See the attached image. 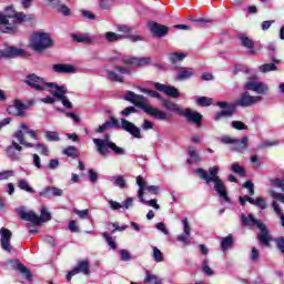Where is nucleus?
Wrapping results in <instances>:
<instances>
[{"label":"nucleus","instance_id":"obj_11","mask_svg":"<svg viewBox=\"0 0 284 284\" xmlns=\"http://www.w3.org/2000/svg\"><path fill=\"white\" fill-rule=\"evenodd\" d=\"M4 16L7 19H16L17 23H26V21H32L34 19L32 14L28 16L23 12H17L12 6L6 7Z\"/></svg>","mask_w":284,"mask_h":284},{"label":"nucleus","instance_id":"obj_5","mask_svg":"<svg viewBox=\"0 0 284 284\" xmlns=\"http://www.w3.org/2000/svg\"><path fill=\"white\" fill-rule=\"evenodd\" d=\"M18 216H20L22 221H28L33 225H41V223H48V221H52V214H50L45 207L41 209L40 216L34 213V211L27 212L24 210H20L18 212Z\"/></svg>","mask_w":284,"mask_h":284},{"label":"nucleus","instance_id":"obj_57","mask_svg":"<svg viewBox=\"0 0 284 284\" xmlns=\"http://www.w3.org/2000/svg\"><path fill=\"white\" fill-rule=\"evenodd\" d=\"M232 128H234V130H247V125L241 121H233L232 122Z\"/></svg>","mask_w":284,"mask_h":284},{"label":"nucleus","instance_id":"obj_35","mask_svg":"<svg viewBox=\"0 0 284 284\" xmlns=\"http://www.w3.org/2000/svg\"><path fill=\"white\" fill-rule=\"evenodd\" d=\"M185 57H186L185 53L173 52V53H170L169 61H170V63L175 65V63H179V61H183L185 59Z\"/></svg>","mask_w":284,"mask_h":284},{"label":"nucleus","instance_id":"obj_22","mask_svg":"<svg viewBox=\"0 0 284 284\" xmlns=\"http://www.w3.org/2000/svg\"><path fill=\"white\" fill-rule=\"evenodd\" d=\"M154 88L159 92H164L166 97H171L172 99H179V97L181 95V93L179 92V89L172 85H165V84H161L160 82H156L154 84Z\"/></svg>","mask_w":284,"mask_h":284},{"label":"nucleus","instance_id":"obj_30","mask_svg":"<svg viewBox=\"0 0 284 284\" xmlns=\"http://www.w3.org/2000/svg\"><path fill=\"white\" fill-rule=\"evenodd\" d=\"M62 153L64 156H69V159H79V156H81V152H79V149L74 145L67 146Z\"/></svg>","mask_w":284,"mask_h":284},{"label":"nucleus","instance_id":"obj_45","mask_svg":"<svg viewBox=\"0 0 284 284\" xmlns=\"http://www.w3.org/2000/svg\"><path fill=\"white\" fill-rule=\"evenodd\" d=\"M102 236L108 243L109 247H111V250H116V242H114V240L112 239V236H110V234H108V232H103Z\"/></svg>","mask_w":284,"mask_h":284},{"label":"nucleus","instance_id":"obj_33","mask_svg":"<svg viewBox=\"0 0 284 284\" xmlns=\"http://www.w3.org/2000/svg\"><path fill=\"white\" fill-rule=\"evenodd\" d=\"M232 245H234V237L232 235H227L226 237L222 239L221 241L222 252H227V250H230Z\"/></svg>","mask_w":284,"mask_h":284},{"label":"nucleus","instance_id":"obj_37","mask_svg":"<svg viewBox=\"0 0 284 284\" xmlns=\"http://www.w3.org/2000/svg\"><path fill=\"white\" fill-rule=\"evenodd\" d=\"M106 41L109 43H114V41H119L121 39H123V36L122 34H119V33H114L112 31H109L104 34Z\"/></svg>","mask_w":284,"mask_h":284},{"label":"nucleus","instance_id":"obj_10","mask_svg":"<svg viewBox=\"0 0 284 284\" xmlns=\"http://www.w3.org/2000/svg\"><path fill=\"white\" fill-rule=\"evenodd\" d=\"M136 184L139 185L138 199H140V202L150 207H154V210H161V206L156 203V199L148 201L143 197L145 194V180H143V176L139 175L136 178Z\"/></svg>","mask_w":284,"mask_h":284},{"label":"nucleus","instance_id":"obj_53","mask_svg":"<svg viewBox=\"0 0 284 284\" xmlns=\"http://www.w3.org/2000/svg\"><path fill=\"white\" fill-rule=\"evenodd\" d=\"M271 183L274 187H280L281 192L284 193V180L283 179H280V178L273 179V180H271Z\"/></svg>","mask_w":284,"mask_h":284},{"label":"nucleus","instance_id":"obj_44","mask_svg":"<svg viewBox=\"0 0 284 284\" xmlns=\"http://www.w3.org/2000/svg\"><path fill=\"white\" fill-rule=\"evenodd\" d=\"M202 272L206 274V276H214V271L210 267V262L207 260L202 262Z\"/></svg>","mask_w":284,"mask_h":284},{"label":"nucleus","instance_id":"obj_14","mask_svg":"<svg viewBox=\"0 0 284 284\" xmlns=\"http://www.w3.org/2000/svg\"><path fill=\"white\" fill-rule=\"evenodd\" d=\"M263 101V97L261 95H250V92H244L240 95V98L235 101V106L240 105L241 108H250L255 103Z\"/></svg>","mask_w":284,"mask_h":284},{"label":"nucleus","instance_id":"obj_60","mask_svg":"<svg viewBox=\"0 0 284 284\" xmlns=\"http://www.w3.org/2000/svg\"><path fill=\"white\" fill-rule=\"evenodd\" d=\"M58 12H61V14H64V17H70V8L65 4H60V7L57 9Z\"/></svg>","mask_w":284,"mask_h":284},{"label":"nucleus","instance_id":"obj_62","mask_svg":"<svg viewBox=\"0 0 284 284\" xmlns=\"http://www.w3.org/2000/svg\"><path fill=\"white\" fill-rule=\"evenodd\" d=\"M74 214L79 215L80 219H88L90 211L88 210H74Z\"/></svg>","mask_w":284,"mask_h":284},{"label":"nucleus","instance_id":"obj_59","mask_svg":"<svg viewBox=\"0 0 284 284\" xmlns=\"http://www.w3.org/2000/svg\"><path fill=\"white\" fill-rule=\"evenodd\" d=\"M111 128L110 121L104 122L102 125H100L98 129H95L97 134H103L105 130Z\"/></svg>","mask_w":284,"mask_h":284},{"label":"nucleus","instance_id":"obj_9","mask_svg":"<svg viewBox=\"0 0 284 284\" xmlns=\"http://www.w3.org/2000/svg\"><path fill=\"white\" fill-rule=\"evenodd\" d=\"M111 128H116L118 130L122 128L124 132H128L133 136L134 139H141V129L136 126V124L130 122L126 119H121V123H119V120L116 118H111V121H109Z\"/></svg>","mask_w":284,"mask_h":284},{"label":"nucleus","instance_id":"obj_24","mask_svg":"<svg viewBox=\"0 0 284 284\" xmlns=\"http://www.w3.org/2000/svg\"><path fill=\"white\" fill-rule=\"evenodd\" d=\"M39 196H43L44 199H52V196H63V190L57 186H47L39 193Z\"/></svg>","mask_w":284,"mask_h":284},{"label":"nucleus","instance_id":"obj_3","mask_svg":"<svg viewBox=\"0 0 284 284\" xmlns=\"http://www.w3.org/2000/svg\"><path fill=\"white\" fill-rule=\"evenodd\" d=\"M54 47V40L47 32H34L30 39L29 48L38 54H43L45 50Z\"/></svg>","mask_w":284,"mask_h":284},{"label":"nucleus","instance_id":"obj_1","mask_svg":"<svg viewBox=\"0 0 284 284\" xmlns=\"http://www.w3.org/2000/svg\"><path fill=\"white\" fill-rule=\"evenodd\" d=\"M194 172L197 174L199 179L205 181L206 185H211V183H213L214 190L219 194L220 199L230 203L231 200L230 195H227V186H225V182H223L219 176V172H221V168H219V165L209 168V171L197 168Z\"/></svg>","mask_w":284,"mask_h":284},{"label":"nucleus","instance_id":"obj_27","mask_svg":"<svg viewBox=\"0 0 284 284\" xmlns=\"http://www.w3.org/2000/svg\"><path fill=\"white\" fill-rule=\"evenodd\" d=\"M250 144V138L243 136L242 140L235 139V142L233 143V150L235 152H243L244 150H247V145Z\"/></svg>","mask_w":284,"mask_h":284},{"label":"nucleus","instance_id":"obj_54","mask_svg":"<svg viewBox=\"0 0 284 284\" xmlns=\"http://www.w3.org/2000/svg\"><path fill=\"white\" fill-rule=\"evenodd\" d=\"M182 224L184 234L190 236V234H192V227H190V222L187 221V217H184L182 220Z\"/></svg>","mask_w":284,"mask_h":284},{"label":"nucleus","instance_id":"obj_55","mask_svg":"<svg viewBox=\"0 0 284 284\" xmlns=\"http://www.w3.org/2000/svg\"><path fill=\"white\" fill-rule=\"evenodd\" d=\"M221 142L224 143V145H234V143H236V139L230 135H224L222 136Z\"/></svg>","mask_w":284,"mask_h":284},{"label":"nucleus","instance_id":"obj_47","mask_svg":"<svg viewBox=\"0 0 284 284\" xmlns=\"http://www.w3.org/2000/svg\"><path fill=\"white\" fill-rule=\"evenodd\" d=\"M153 258L156 263H163V253L156 246L153 247Z\"/></svg>","mask_w":284,"mask_h":284},{"label":"nucleus","instance_id":"obj_52","mask_svg":"<svg viewBox=\"0 0 284 284\" xmlns=\"http://www.w3.org/2000/svg\"><path fill=\"white\" fill-rule=\"evenodd\" d=\"M139 110L135 106H126L121 111L122 116H130L131 114H136Z\"/></svg>","mask_w":284,"mask_h":284},{"label":"nucleus","instance_id":"obj_64","mask_svg":"<svg viewBox=\"0 0 284 284\" xmlns=\"http://www.w3.org/2000/svg\"><path fill=\"white\" fill-rule=\"evenodd\" d=\"M271 196H273V199H276L277 201H281V203H284L283 193H276V191H271Z\"/></svg>","mask_w":284,"mask_h":284},{"label":"nucleus","instance_id":"obj_36","mask_svg":"<svg viewBox=\"0 0 284 284\" xmlns=\"http://www.w3.org/2000/svg\"><path fill=\"white\" fill-rule=\"evenodd\" d=\"M18 187L23 190V192H28L29 194H34L37 192L32 189V186H30V184H28L26 180H19Z\"/></svg>","mask_w":284,"mask_h":284},{"label":"nucleus","instance_id":"obj_34","mask_svg":"<svg viewBox=\"0 0 284 284\" xmlns=\"http://www.w3.org/2000/svg\"><path fill=\"white\" fill-rule=\"evenodd\" d=\"M14 150L18 152H23V146H21V144L17 143L16 141H12L11 145L7 146L6 152L9 154V156H14Z\"/></svg>","mask_w":284,"mask_h":284},{"label":"nucleus","instance_id":"obj_46","mask_svg":"<svg viewBox=\"0 0 284 284\" xmlns=\"http://www.w3.org/2000/svg\"><path fill=\"white\" fill-rule=\"evenodd\" d=\"M142 92H144V94H148L149 97H151V99H158L159 101H163V97H161V94L158 93V91L143 89Z\"/></svg>","mask_w":284,"mask_h":284},{"label":"nucleus","instance_id":"obj_19","mask_svg":"<svg viewBox=\"0 0 284 284\" xmlns=\"http://www.w3.org/2000/svg\"><path fill=\"white\" fill-rule=\"evenodd\" d=\"M0 236H1L0 243H1L2 250L10 254V252H12V245H10V241L12 240V231L6 227H1Z\"/></svg>","mask_w":284,"mask_h":284},{"label":"nucleus","instance_id":"obj_56","mask_svg":"<svg viewBox=\"0 0 284 284\" xmlns=\"http://www.w3.org/2000/svg\"><path fill=\"white\" fill-rule=\"evenodd\" d=\"M145 190H148L149 194L158 195L160 192V187L158 185H149L148 182H145Z\"/></svg>","mask_w":284,"mask_h":284},{"label":"nucleus","instance_id":"obj_21","mask_svg":"<svg viewBox=\"0 0 284 284\" xmlns=\"http://www.w3.org/2000/svg\"><path fill=\"white\" fill-rule=\"evenodd\" d=\"M244 90H251L252 92H256V94H267L270 87H267L265 82L250 81L244 84Z\"/></svg>","mask_w":284,"mask_h":284},{"label":"nucleus","instance_id":"obj_4","mask_svg":"<svg viewBox=\"0 0 284 284\" xmlns=\"http://www.w3.org/2000/svg\"><path fill=\"white\" fill-rule=\"evenodd\" d=\"M97 152L100 156H108L110 154L109 150H112L114 154L123 155L125 154V149L118 146L116 143L110 140V134L104 135V139H93Z\"/></svg>","mask_w":284,"mask_h":284},{"label":"nucleus","instance_id":"obj_50","mask_svg":"<svg viewBox=\"0 0 284 284\" xmlns=\"http://www.w3.org/2000/svg\"><path fill=\"white\" fill-rule=\"evenodd\" d=\"M260 70L261 72H274L277 70V68H276V64L274 63H266V64H262L260 67Z\"/></svg>","mask_w":284,"mask_h":284},{"label":"nucleus","instance_id":"obj_18","mask_svg":"<svg viewBox=\"0 0 284 284\" xmlns=\"http://www.w3.org/2000/svg\"><path fill=\"white\" fill-rule=\"evenodd\" d=\"M181 116H185L189 123H195L196 128L203 125V115L196 111H192V109L183 110Z\"/></svg>","mask_w":284,"mask_h":284},{"label":"nucleus","instance_id":"obj_39","mask_svg":"<svg viewBox=\"0 0 284 284\" xmlns=\"http://www.w3.org/2000/svg\"><path fill=\"white\" fill-rule=\"evenodd\" d=\"M232 171L235 173V174H239L240 176L242 178H245L247 176V173L245 172V169L241 165H239L237 162L233 163L232 166H231Z\"/></svg>","mask_w":284,"mask_h":284},{"label":"nucleus","instance_id":"obj_2","mask_svg":"<svg viewBox=\"0 0 284 284\" xmlns=\"http://www.w3.org/2000/svg\"><path fill=\"white\" fill-rule=\"evenodd\" d=\"M124 101H129L130 103H133L135 108H140V110H143L145 114H149V116H152V119H156L158 121H170L171 116L165 111H161L152 105H148V101L145 100L144 95L136 94L133 91H128L126 95H124Z\"/></svg>","mask_w":284,"mask_h":284},{"label":"nucleus","instance_id":"obj_31","mask_svg":"<svg viewBox=\"0 0 284 284\" xmlns=\"http://www.w3.org/2000/svg\"><path fill=\"white\" fill-rule=\"evenodd\" d=\"M144 283L163 284V280L158 275H154L152 271H145Z\"/></svg>","mask_w":284,"mask_h":284},{"label":"nucleus","instance_id":"obj_8","mask_svg":"<svg viewBox=\"0 0 284 284\" xmlns=\"http://www.w3.org/2000/svg\"><path fill=\"white\" fill-rule=\"evenodd\" d=\"M248 221H251L252 225H255V227L261 231V233L257 234V241H260V244L263 245V247H270V243H272V235H270L267 226L263 222L256 220L254 214H248Z\"/></svg>","mask_w":284,"mask_h":284},{"label":"nucleus","instance_id":"obj_58","mask_svg":"<svg viewBox=\"0 0 284 284\" xmlns=\"http://www.w3.org/2000/svg\"><path fill=\"white\" fill-rule=\"evenodd\" d=\"M141 128H142V130H144L146 132L148 130L154 129V123L151 122L150 120L145 119V120H143Z\"/></svg>","mask_w":284,"mask_h":284},{"label":"nucleus","instance_id":"obj_32","mask_svg":"<svg viewBox=\"0 0 284 284\" xmlns=\"http://www.w3.org/2000/svg\"><path fill=\"white\" fill-rule=\"evenodd\" d=\"M17 270L22 274V276H23V278H26V281H32V278H34V274H32V271L27 268L26 265L19 263L17 265Z\"/></svg>","mask_w":284,"mask_h":284},{"label":"nucleus","instance_id":"obj_61","mask_svg":"<svg viewBox=\"0 0 284 284\" xmlns=\"http://www.w3.org/2000/svg\"><path fill=\"white\" fill-rule=\"evenodd\" d=\"M10 176H14V171H2L0 173V181H6V179H10Z\"/></svg>","mask_w":284,"mask_h":284},{"label":"nucleus","instance_id":"obj_15","mask_svg":"<svg viewBox=\"0 0 284 284\" xmlns=\"http://www.w3.org/2000/svg\"><path fill=\"white\" fill-rule=\"evenodd\" d=\"M17 57H30V54L26 50L17 47H6L0 50V59H17Z\"/></svg>","mask_w":284,"mask_h":284},{"label":"nucleus","instance_id":"obj_16","mask_svg":"<svg viewBox=\"0 0 284 284\" xmlns=\"http://www.w3.org/2000/svg\"><path fill=\"white\" fill-rule=\"evenodd\" d=\"M122 63L124 65H131V68H145V65L152 63V58L123 57Z\"/></svg>","mask_w":284,"mask_h":284},{"label":"nucleus","instance_id":"obj_49","mask_svg":"<svg viewBox=\"0 0 284 284\" xmlns=\"http://www.w3.org/2000/svg\"><path fill=\"white\" fill-rule=\"evenodd\" d=\"M34 148H37V150H40V154H42L43 156L50 155V149H48V145L43 143H38L34 145Z\"/></svg>","mask_w":284,"mask_h":284},{"label":"nucleus","instance_id":"obj_20","mask_svg":"<svg viewBox=\"0 0 284 284\" xmlns=\"http://www.w3.org/2000/svg\"><path fill=\"white\" fill-rule=\"evenodd\" d=\"M149 28L152 34H154V37H158V39H163V37H168V33L170 32V27L154 21L149 23Z\"/></svg>","mask_w":284,"mask_h":284},{"label":"nucleus","instance_id":"obj_17","mask_svg":"<svg viewBox=\"0 0 284 284\" xmlns=\"http://www.w3.org/2000/svg\"><path fill=\"white\" fill-rule=\"evenodd\" d=\"M114 70L115 71L106 70L109 81H113L114 83H123V77L121 74H132V72L124 67L115 65Z\"/></svg>","mask_w":284,"mask_h":284},{"label":"nucleus","instance_id":"obj_40","mask_svg":"<svg viewBox=\"0 0 284 284\" xmlns=\"http://www.w3.org/2000/svg\"><path fill=\"white\" fill-rule=\"evenodd\" d=\"M196 103L200 108H210V105H212V98L200 97Z\"/></svg>","mask_w":284,"mask_h":284},{"label":"nucleus","instance_id":"obj_51","mask_svg":"<svg viewBox=\"0 0 284 284\" xmlns=\"http://www.w3.org/2000/svg\"><path fill=\"white\" fill-rule=\"evenodd\" d=\"M114 185H116L118 187H121V190H123L124 187H128V184L125 183V178H123L122 175L115 176Z\"/></svg>","mask_w":284,"mask_h":284},{"label":"nucleus","instance_id":"obj_42","mask_svg":"<svg viewBox=\"0 0 284 284\" xmlns=\"http://www.w3.org/2000/svg\"><path fill=\"white\" fill-rule=\"evenodd\" d=\"M240 41H242L243 48H247V50H253L254 41L245 36L240 37Z\"/></svg>","mask_w":284,"mask_h":284},{"label":"nucleus","instance_id":"obj_6","mask_svg":"<svg viewBox=\"0 0 284 284\" xmlns=\"http://www.w3.org/2000/svg\"><path fill=\"white\" fill-rule=\"evenodd\" d=\"M24 83L32 90H36V92H45L47 88H57V83L47 82L45 79L37 75L36 73L27 74Z\"/></svg>","mask_w":284,"mask_h":284},{"label":"nucleus","instance_id":"obj_38","mask_svg":"<svg viewBox=\"0 0 284 284\" xmlns=\"http://www.w3.org/2000/svg\"><path fill=\"white\" fill-rule=\"evenodd\" d=\"M189 156L190 159H193V163H201V161H203L201 155L196 153L194 146H189Z\"/></svg>","mask_w":284,"mask_h":284},{"label":"nucleus","instance_id":"obj_41","mask_svg":"<svg viewBox=\"0 0 284 284\" xmlns=\"http://www.w3.org/2000/svg\"><path fill=\"white\" fill-rule=\"evenodd\" d=\"M72 40L75 43H91V39L88 36H82V34H72Z\"/></svg>","mask_w":284,"mask_h":284},{"label":"nucleus","instance_id":"obj_25","mask_svg":"<svg viewBox=\"0 0 284 284\" xmlns=\"http://www.w3.org/2000/svg\"><path fill=\"white\" fill-rule=\"evenodd\" d=\"M72 271L75 274H83L84 276H90L91 274L90 262L88 260L79 261L77 266L72 268Z\"/></svg>","mask_w":284,"mask_h":284},{"label":"nucleus","instance_id":"obj_13","mask_svg":"<svg viewBox=\"0 0 284 284\" xmlns=\"http://www.w3.org/2000/svg\"><path fill=\"white\" fill-rule=\"evenodd\" d=\"M54 90L55 91H50L52 97H54L58 101H61L64 108H67L68 110H72V102H70V100H68V98L65 97V94H68V88H65V85L57 84V87H54Z\"/></svg>","mask_w":284,"mask_h":284},{"label":"nucleus","instance_id":"obj_7","mask_svg":"<svg viewBox=\"0 0 284 284\" xmlns=\"http://www.w3.org/2000/svg\"><path fill=\"white\" fill-rule=\"evenodd\" d=\"M26 134H29L31 139H34V141H39V134H37V131L30 129L28 124L22 122L20 124V130L16 131L13 138L17 139L20 145H23L24 148H34V143L26 141Z\"/></svg>","mask_w":284,"mask_h":284},{"label":"nucleus","instance_id":"obj_28","mask_svg":"<svg viewBox=\"0 0 284 284\" xmlns=\"http://www.w3.org/2000/svg\"><path fill=\"white\" fill-rule=\"evenodd\" d=\"M162 105H164V108L166 110H170V112H175V114H182L183 113V109H180L179 104L170 101V100H162Z\"/></svg>","mask_w":284,"mask_h":284},{"label":"nucleus","instance_id":"obj_63","mask_svg":"<svg viewBox=\"0 0 284 284\" xmlns=\"http://www.w3.org/2000/svg\"><path fill=\"white\" fill-rule=\"evenodd\" d=\"M276 246H277V250H280V252H282V254H284V236L278 237L276 240Z\"/></svg>","mask_w":284,"mask_h":284},{"label":"nucleus","instance_id":"obj_23","mask_svg":"<svg viewBox=\"0 0 284 284\" xmlns=\"http://www.w3.org/2000/svg\"><path fill=\"white\" fill-rule=\"evenodd\" d=\"M52 70L57 72V74H74L77 72V68L68 63L53 64Z\"/></svg>","mask_w":284,"mask_h":284},{"label":"nucleus","instance_id":"obj_26","mask_svg":"<svg viewBox=\"0 0 284 284\" xmlns=\"http://www.w3.org/2000/svg\"><path fill=\"white\" fill-rule=\"evenodd\" d=\"M179 73L175 77L176 81H187V79H192L194 77V69L192 68H179Z\"/></svg>","mask_w":284,"mask_h":284},{"label":"nucleus","instance_id":"obj_12","mask_svg":"<svg viewBox=\"0 0 284 284\" xmlns=\"http://www.w3.org/2000/svg\"><path fill=\"white\" fill-rule=\"evenodd\" d=\"M30 105H34V100L28 102V105L22 103L21 100H14L13 105H9L7 111L13 116H26L24 110H28Z\"/></svg>","mask_w":284,"mask_h":284},{"label":"nucleus","instance_id":"obj_29","mask_svg":"<svg viewBox=\"0 0 284 284\" xmlns=\"http://www.w3.org/2000/svg\"><path fill=\"white\" fill-rule=\"evenodd\" d=\"M236 112V106H230V109L222 110L214 115V121H221V119H225V116H233Z\"/></svg>","mask_w":284,"mask_h":284},{"label":"nucleus","instance_id":"obj_48","mask_svg":"<svg viewBox=\"0 0 284 284\" xmlns=\"http://www.w3.org/2000/svg\"><path fill=\"white\" fill-rule=\"evenodd\" d=\"M253 205H256V207H260V210L267 209V202L263 197H256L253 202Z\"/></svg>","mask_w":284,"mask_h":284},{"label":"nucleus","instance_id":"obj_43","mask_svg":"<svg viewBox=\"0 0 284 284\" xmlns=\"http://www.w3.org/2000/svg\"><path fill=\"white\" fill-rule=\"evenodd\" d=\"M44 136L48 141H51V142L61 141V138H59V132L57 131H47L44 133Z\"/></svg>","mask_w":284,"mask_h":284}]
</instances>
